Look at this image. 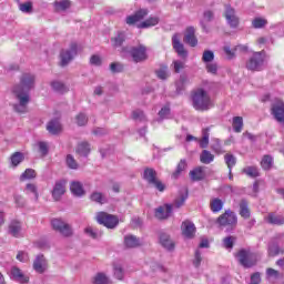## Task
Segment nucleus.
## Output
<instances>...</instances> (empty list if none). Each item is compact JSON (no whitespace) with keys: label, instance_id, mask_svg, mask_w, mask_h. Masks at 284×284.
Returning a JSON list of instances; mask_svg holds the SVG:
<instances>
[{"label":"nucleus","instance_id":"obj_1","mask_svg":"<svg viewBox=\"0 0 284 284\" xmlns=\"http://www.w3.org/2000/svg\"><path fill=\"white\" fill-rule=\"evenodd\" d=\"M36 77L32 73H23L20 83L12 88V97L16 100L13 109L16 112L23 114L28 112V103H30V90L34 88Z\"/></svg>","mask_w":284,"mask_h":284},{"label":"nucleus","instance_id":"obj_2","mask_svg":"<svg viewBox=\"0 0 284 284\" xmlns=\"http://www.w3.org/2000/svg\"><path fill=\"white\" fill-rule=\"evenodd\" d=\"M191 101L194 110L197 112H207L214 108V101L210 93L203 88H197L191 93Z\"/></svg>","mask_w":284,"mask_h":284},{"label":"nucleus","instance_id":"obj_3","mask_svg":"<svg viewBox=\"0 0 284 284\" xmlns=\"http://www.w3.org/2000/svg\"><path fill=\"white\" fill-rule=\"evenodd\" d=\"M185 201H187V189H183L179 196L175 199L173 204H165L163 206H160L155 210V217L163 220L168 219L172 215V211L174 207L179 210V207H183L185 204Z\"/></svg>","mask_w":284,"mask_h":284},{"label":"nucleus","instance_id":"obj_4","mask_svg":"<svg viewBox=\"0 0 284 284\" xmlns=\"http://www.w3.org/2000/svg\"><path fill=\"white\" fill-rule=\"evenodd\" d=\"M217 223L220 227H226V231L230 232V230H234V227H236L239 217H236V213L229 210L219 216Z\"/></svg>","mask_w":284,"mask_h":284},{"label":"nucleus","instance_id":"obj_5","mask_svg":"<svg viewBox=\"0 0 284 284\" xmlns=\"http://www.w3.org/2000/svg\"><path fill=\"white\" fill-rule=\"evenodd\" d=\"M265 67V51L255 52L246 62L247 70L258 71Z\"/></svg>","mask_w":284,"mask_h":284},{"label":"nucleus","instance_id":"obj_6","mask_svg":"<svg viewBox=\"0 0 284 284\" xmlns=\"http://www.w3.org/2000/svg\"><path fill=\"white\" fill-rule=\"evenodd\" d=\"M235 256L243 267L256 265V255L245 248L240 250Z\"/></svg>","mask_w":284,"mask_h":284},{"label":"nucleus","instance_id":"obj_7","mask_svg":"<svg viewBox=\"0 0 284 284\" xmlns=\"http://www.w3.org/2000/svg\"><path fill=\"white\" fill-rule=\"evenodd\" d=\"M97 221L100 225H104V227H108L109 230H114V227L119 225V217L106 212H99L97 214Z\"/></svg>","mask_w":284,"mask_h":284},{"label":"nucleus","instance_id":"obj_8","mask_svg":"<svg viewBox=\"0 0 284 284\" xmlns=\"http://www.w3.org/2000/svg\"><path fill=\"white\" fill-rule=\"evenodd\" d=\"M224 17L226 19L227 26L230 28H239L241 23V19L239 18V14H236V9L233 8L230 4L224 6Z\"/></svg>","mask_w":284,"mask_h":284},{"label":"nucleus","instance_id":"obj_9","mask_svg":"<svg viewBox=\"0 0 284 284\" xmlns=\"http://www.w3.org/2000/svg\"><path fill=\"white\" fill-rule=\"evenodd\" d=\"M143 179L148 181L150 185H154L159 192H163L165 190V184L156 179V171L154 169H145Z\"/></svg>","mask_w":284,"mask_h":284},{"label":"nucleus","instance_id":"obj_10","mask_svg":"<svg viewBox=\"0 0 284 284\" xmlns=\"http://www.w3.org/2000/svg\"><path fill=\"white\" fill-rule=\"evenodd\" d=\"M51 225L53 230H55V232H60L62 236L69 237L73 234L72 226H70V224L65 223L61 219H53L51 221Z\"/></svg>","mask_w":284,"mask_h":284},{"label":"nucleus","instance_id":"obj_11","mask_svg":"<svg viewBox=\"0 0 284 284\" xmlns=\"http://www.w3.org/2000/svg\"><path fill=\"white\" fill-rule=\"evenodd\" d=\"M271 112H272L275 121H277V123H281V125H284V102H283V100H276L272 104Z\"/></svg>","mask_w":284,"mask_h":284},{"label":"nucleus","instance_id":"obj_12","mask_svg":"<svg viewBox=\"0 0 284 284\" xmlns=\"http://www.w3.org/2000/svg\"><path fill=\"white\" fill-rule=\"evenodd\" d=\"M130 54L135 63H141V61H145L148 59V49L145 45L133 47L130 51Z\"/></svg>","mask_w":284,"mask_h":284},{"label":"nucleus","instance_id":"obj_13","mask_svg":"<svg viewBox=\"0 0 284 284\" xmlns=\"http://www.w3.org/2000/svg\"><path fill=\"white\" fill-rule=\"evenodd\" d=\"M77 57V44H72L70 49L62 50L60 53L61 65H68L72 59Z\"/></svg>","mask_w":284,"mask_h":284},{"label":"nucleus","instance_id":"obj_14","mask_svg":"<svg viewBox=\"0 0 284 284\" xmlns=\"http://www.w3.org/2000/svg\"><path fill=\"white\" fill-rule=\"evenodd\" d=\"M181 230L184 239H194L196 234V226L190 220L182 222Z\"/></svg>","mask_w":284,"mask_h":284},{"label":"nucleus","instance_id":"obj_15","mask_svg":"<svg viewBox=\"0 0 284 284\" xmlns=\"http://www.w3.org/2000/svg\"><path fill=\"white\" fill-rule=\"evenodd\" d=\"M8 233L14 239H21L23 236V226L20 221L13 220L9 224Z\"/></svg>","mask_w":284,"mask_h":284},{"label":"nucleus","instance_id":"obj_16","mask_svg":"<svg viewBox=\"0 0 284 284\" xmlns=\"http://www.w3.org/2000/svg\"><path fill=\"white\" fill-rule=\"evenodd\" d=\"M173 49L178 53L181 59L187 58V51L185 50V47L183 43H181V39L179 38V34H174L172 38Z\"/></svg>","mask_w":284,"mask_h":284},{"label":"nucleus","instance_id":"obj_17","mask_svg":"<svg viewBox=\"0 0 284 284\" xmlns=\"http://www.w3.org/2000/svg\"><path fill=\"white\" fill-rule=\"evenodd\" d=\"M10 276L13 278V281H17L18 283H28L30 281V277L23 273L19 267L13 266L10 271Z\"/></svg>","mask_w":284,"mask_h":284},{"label":"nucleus","instance_id":"obj_18","mask_svg":"<svg viewBox=\"0 0 284 284\" xmlns=\"http://www.w3.org/2000/svg\"><path fill=\"white\" fill-rule=\"evenodd\" d=\"M33 270L38 274H43L48 270V260L43 255H38L33 261Z\"/></svg>","mask_w":284,"mask_h":284},{"label":"nucleus","instance_id":"obj_19","mask_svg":"<svg viewBox=\"0 0 284 284\" xmlns=\"http://www.w3.org/2000/svg\"><path fill=\"white\" fill-rule=\"evenodd\" d=\"M196 30L193 27H189L184 34V43L191 45V48H196L199 45V40L194 36Z\"/></svg>","mask_w":284,"mask_h":284},{"label":"nucleus","instance_id":"obj_20","mask_svg":"<svg viewBox=\"0 0 284 284\" xmlns=\"http://www.w3.org/2000/svg\"><path fill=\"white\" fill-rule=\"evenodd\" d=\"M148 17L146 9H140L134 14L126 17L128 26H134V23H139V21H143Z\"/></svg>","mask_w":284,"mask_h":284},{"label":"nucleus","instance_id":"obj_21","mask_svg":"<svg viewBox=\"0 0 284 284\" xmlns=\"http://www.w3.org/2000/svg\"><path fill=\"white\" fill-rule=\"evenodd\" d=\"M63 194H65V182L63 181L55 182L52 190V196L54 201H59L61 196H63Z\"/></svg>","mask_w":284,"mask_h":284},{"label":"nucleus","instance_id":"obj_22","mask_svg":"<svg viewBox=\"0 0 284 284\" xmlns=\"http://www.w3.org/2000/svg\"><path fill=\"white\" fill-rule=\"evenodd\" d=\"M70 191L73 196H84L85 195V190L83 189V184L79 181L71 182Z\"/></svg>","mask_w":284,"mask_h":284},{"label":"nucleus","instance_id":"obj_23","mask_svg":"<svg viewBox=\"0 0 284 284\" xmlns=\"http://www.w3.org/2000/svg\"><path fill=\"white\" fill-rule=\"evenodd\" d=\"M47 130L50 134L55 135L61 134V130H63V128L61 126V122L54 119L47 124Z\"/></svg>","mask_w":284,"mask_h":284},{"label":"nucleus","instance_id":"obj_24","mask_svg":"<svg viewBox=\"0 0 284 284\" xmlns=\"http://www.w3.org/2000/svg\"><path fill=\"white\" fill-rule=\"evenodd\" d=\"M265 222L271 225H284V216L276 215L275 213H268L267 216H265Z\"/></svg>","mask_w":284,"mask_h":284},{"label":"nucleus","instance_id":"obj_25","mask_svg":"<svg viewBox=\"0 0 284 284\" xmlns=\"http://www.w3.org/2000/svg\"><path fill=\"white\" fill-rule=\"evenodd\" d=\"M124 245L125 247H129V248L139 247L141 246V240L134 235H126L124 236Z\"/></svg>","mask_w":284,"mask_h":284},{"label":"nucleus","instance_id":"obj_26","mask_svg":"<svg viewBox=\"0 0 284 284\" xmlns=\"http://www.w3.org/2000/svg\"><path fill=\"white\" fill-rule=\"evenodd\" d=\"M190 176L192 181H203L205 179V171L203 166H197L190 172Z\"/></svg>","mask_w":284,"mask_h":284},{"label":"nucleus","instance_id":"obj_27","mask_svg":"<svg viewBox=\"0 0 284 284\" xmlns=\"http://www.w3.org/2000/svg\"><path fill=\"white\" fill-rule=\"evenodd\" d=\"M160 243L162 247H165V250H174V242L170 240V235L166 233L160 234Z\"/></svg>","mask_w":284,"mask_h":284},{"label":"nucleus","instance_id":"obj_28","mask_svg":"<svg viewBox=\"0 0 284 284\" xmlns=\"http://www.w3.org/2000/svg\"><path fill=\"white\" fill-rule=\"evenodd\" d=\"M153 26H159V17H151L143 22L138 24V28L144 29V28H153Z\"/></svg>","mask_w":284,"mask_h":284},{"label":"nucleus","instance_id":"obj_29","mask_svg":"<svg viewBox=\"0 0 284 284\" xmlns=\"http://www.w3.org/2000/svg\"><path fill=\"white\" fill-rule=\"evenodd\" d=\"M84 233L87 236H90L91 239H101V236H103V232L92 226L85 227Z\"/></svg>","mask_w":284,"mask_h":284},{"label":"nucleus","instance_id":"obj_30","mask_svg":"<svg viewBox=\"0 0 284 284\" xmlns=\"http://www.w3.org/2000/svg\"><path fill=\"white\" fill-rule=\"evenodd\" d=\"M201 163H204L205 165H210L212 161H214V154L207 150H203L200 155Z\"/></svg>","mask_w":284,"mask_h":284},{"label":"nucleus","instance_id":"obj_31","mask_svg":"<svg viewBox=\"0 0 284 284\" xmlns=\"http://www.w3.org/2000/svg\"><path fill=\"white\" fill-rule=\"evenodd\" d=\"M90 199L91 201H93L94 203H99L100 205L108 203V197H105V195H103V193L101 192H93Z\"/></svg>","mask_w":284,"mask_h":284},{"label":"nucleus","instance_id":"obj_32","mask_svg":"<svg viewBox=\"0 0 284 284\" xmlns=\"http://www.w3.org/2000/svg\"><path fill=\"white\" fill-rule=\"evenodd\" d=\"M185 168H187V162L185 160H181L176 166V170L172 173L171 179H179L181 173L184 172Z\"/></svg>","mask_w":284,"mask_h":284},{"label":"nucleus","instance_id":"obj_33","mask_svg":"<svg viewBox=\"0 0 284 284\" xmlns=\"http://www.w3.org/2000/svg\"><path fill=\"white\" fill-rule=\"evenodd\" d=\"M23 159H26L24 155H23V153H21V152H16V153H13V154L11 155V158H10L11 168H17L20 163L23 162Z\"/></svg>","mask_w":284,"mask_h":284},{"label":"nucleus","instance_id":"obj_34","mask_svg":"<svg viewBox=\"0 0 284 284\" xmlns=\"http://www.w3.org/2000/svg\"><path fill=\"white\" fill-rule=\"evenodd\" d=\"M93 284H110V277L105 273H98L93 276Z\"/></svg>","mask_w":284,"mask_h":284},{"label":"nucleus","instance_id":"obj_35","mask_svg":"<svg viewBox=\"0 0 284 284\" xmlns=\"http://www.w3.org/2000/svg\"><path fill=\"white\" fill-rule=\"evenodd\" d=\"M53 6H54L55 10H58L59 12H63V11L68 10V8H70V1L69 0H55L53 2Z\"/></svg>","mask_w":284,"mask_h":284},{"label":"nucleus","instance_id":"obj_36","mask_svg":"<svg viewBox=\"0 0 284 284\" xmlns=\"http://www.w3.org/2000/svg\"><path fill=\"white\" fill-rule=\"evenodd\" d=\"M200 148L205 149L210 145V129H204L202 131V139L199 141Z\"/></svg>","mask_w":284,"mask_h":284},{"label":"nucleus","instance_id":"obj_37","mask_svg":"<svg viewBox=\"0 0 284 284\" xmlns=\"http://www.w3.org/2000/svg\"><path fill=\"white\" fill-rule=\"evenodd\" d=\"M77 152L80 156H88L90 154V144L82 142L78 145Z\"/></svg>","mask_w":284,"mask_h":284},{"label":"nucleus","instance_id":"obj_38","mask_svg":"<svg viewBox=\"0 0 284 284\" xmlns=\"http://www.w3.org/2000/svg\"><path fill=\"white\" fill-rule=\"evenodd\" d=\"M210 207L215 213L221 212V210H223V202L219 197L212 199L210 202Z\"/></svg>","mask_w":284,"mask_h":284},{"label":"nucleus","instance_id":"obj_39","mask_svg":"<svg viewBox=\"0 0 284 284\" xmlns=\"http://www.w3.org/2000/svg\"><path fill=\"white\" fill-rule=\"evenodd\" d=\"M224 161L230 170V174H232V168L236 165V156H234V154L227 153L224 155Z\"/></svg>","mask_w":284,"mask_h":284},{"label":"nucleus","instance_id":"obj_40","mask_svg":"<svg viewBox=\"0 0 284 284\" xmlns=\"http://www.w3.org/2000/svg\"><path fill=\"white\" fill-rule=\"evenodd\" d=\"M240 215L242 219H250V207L247 206V202L245 200L240 203Z\"/></svg>","mask_w":284,"mask_h":284},{"label":"nucleus","instance_id":"obj_41","mask_svg":"<svg viewBox=\"0 0 284 284\" xmlns=\"http://www.w3.org/2000/svg\"><path fill=\"white\" fill-rule=\"evenodd\" d=\"M51 88L54 90V92H59L60 94L68 92V88L65 84H63V82L53 81L51 83Z\"/></svg>","mask_w":284,"mask_h":284},{"label":"nucleus","instance_id":"obj_42","mask_svg":"<svg viewBox=\"0 0 284 284\" xmlns=\"http://www.w3.org/2000/svg\"><path fill=\"white\" fill-rule=\"evenodd\" d=\"M24 192L27 194H33L36 201H39V191L37 190V185L32 183H28L26 185Z\"/></svg>","mask_w":284,"mask_h":284},{"label":"nucleus","instance_id":"obj_43","mask_svg":"<svg viewBox=\"0 0 284 284\" xmlns=\"http://www.w3.org/2000/svg\"><path fill=\"white\" fill-rule=\"evenodd\" d=\"M236 50H243L246 51L247 47L246 45H237L235 49H231L230 47H224V52L229 57V59H232L234 57Z\"/></svg>","mask_w":284,"mask_h":284},{"label":"nucleus","instance_id":"obj_44","mask_svg":"<svg viewBox=\"0 0 284 284\" xmlns=\"http://www.w3.org/2000/svg\"><path fill=\"white\" fill-rule=\"evenodd\" d=\"M232 125H233L234 132H237V133L242 132V130H243V118L234 116Z\"/></svg>","mask_w":284,"mask_h":284},{"label":"nucleus","instance_id":"obj_45","mask_svg":"<svg viewBox=\"0 0 284 284\" xmlns=\"http://www.w3.org/2000/svg\"><path fill=\"white\" fill-rule=\"evenodd\" d=\"M252 26L256 30H258L261 28H265L267 26V20L265 18H261V17L254 18L252 21Z\"/></svg>","mask_w":284,"mask_h":284},{"label":"nucleus","instance_id":"obj_46","mask_svg":"<svg viewBox=\"0 0 284 284\" xmlns=\"http://www.w3.org/2000/svg\"><path fill=\"white\" fill-rule=\"evenodd\" d=\"M37 172L32 169H27L20 176V180L28 181L30 179H36Z\"/></svg>","mask_w":284,"mask_h":284},{"label":"nucleus","instance_id":"obj_47","mask_svg":"<svg viewBox=\"0 0 284 284\" xmlns=\"http://www.w3.org/2000/svg\"><path fill=\"white\" fill-rule=\"evenodd\" d=\"M111 41L114 48H121V45H123V41H125V34L118 33V36L113 38Z\"/></svg>","mask_w":284,"mask_h":284},{"label":"nucleus","instance_id":"obj_48","mask_svg":"<svg viewBox=\"0 0 284 284\" xmlns=\"http://www.w3.org/2000/svg\"><path fill=\"white\" fill-rule=\"evenodd\" d=\"M273 163H274V159H272V156L270 155H265L261 161V165L263 170H270Z\"/></svg>","mask_w":284,"mask_h":284},{"label":"nucleus","instance_id":"obj_49","mask_svg":"<svg viewBox=\"0 0 284 284\" xmlns=\"http://www.w3.org/2000/svg\"><path fill=\"white\" fill-rule=\"evenodd\" d=\"M243 172L252 179H256V176H258V169L256 166H246L243 169Z\"/></svg>","mask_w":284,"mask_h":284},{"label":"nucleus","instance_id":"obj_50","mask_svg":"<svg viewBox=\"0 0 284 284\" xmlns=\"http://www.w3.org/2000/svg\"><path fill=\"white\" fill-rule=\"evenodd\" d=\"M202 61L203 63H205V65L207 63H212V61H214V52L210 50H205L202 54Z\"/></svg>","mask_w":284,"mask_h":284},{"label":"nucleus","instance_id":"obj_51","mask_svg":"<svg viewBox=\"0 0 284 284\" xmlns=\"http://www.w3.org/2000/svg\"><path fill=\"white\" fill-rule=\"evenodd\" d=\"M211 149L213 150V152H215V154H223V146L221 145V140L219 139L213 140Z\"/></svg>","mask_w":284,"mask_h":284},{"label":"nucleus","instance_id":"obj_52","mask_svg":"<svg viewBox=\"0 0 284 284\" xmlns=\"http://www.w3.org/2000/svg\"><path fill=\"white\" fill-rule=\"evenodd\" d=\"M67 165L70 168V170H79V163H77V160H74V156L67 155Z\"/></svg>","mask_w":284,"mask_h":284},{"label":"nucleus","instance_id":"obj_53","mask_svg":"<svg viewBox=\"0 0 284 284\" xmlns=\"http://www.w3.org/2000/svg\"><path fill=\"white\" fill-rule=\"evenodd\" d=\"M235 241L236 239L234 236H227L223 240V246L225 247V250H232V247H234Z\"/></svg>","mask_w":284,"mask_h":284},{"label":"nucleus","instance_id":"obj_54","mask_svg":"<svg viewBox=\"0 0 284 284\" xmlns=\"http://www.w3.org/2000/svg\"><path fill=\"white\" fill-rule=\"evenodd\" d=\"M19 9L21 12H24L26 14L32 13V2H24L19 6Z\"/></svg>","mask_w":284,"mask_h":284},{"label":"nucleus","instance_id":"obj_55","mask_svg":"<svg viewBox=\"0 0 284 284\" xmlns=\"http://www.w3.org/2000/svg\"><path fill=\"white\" fill-rule=\"evenodd\" d=\"M281 252L283 253V251H281L278 245H276V244L268 245V254H270V256H278V254Z\"/></svg>","mask_w":284,"mask_h":284},{"label":"nucleus","instance_id":"obj_56","mask_svg":"<svg viewBox=\"0 0 284 284\" xmlns=\"http://www.w3.org/2000/svg\"><path fill=\"white\" fill-rule=\"evenodd\" d=\"M205 68L209 74H216V72H219V65L214 62L206 63Z\"/></svg>","mask_w":284,"mask_h":284},{"label":"nucleus","instance_id":"obj_57","mask_svg":"<svg viewBox=\"0 0 284 284\" xmlns=\"http://www.w3.org/2000/svg\"><path fill=\"white\" fill-rule=\"evenodd\" d=\"M132 119L134 121H145V114L141 110H135L132 113Z\"/></svg>","mask_w":284,"mask_h":284},{"label":"nucleus","instance_id":"obj_58","mask_svg":"<svg viewBox=\"0 0 284 284\" xmlns=\"http://www.w3.org/2000/svg\"><path fill=\"white\" fill-rule=\"evenodd\" d=\"M77 125H85L88 123V116L84 113H80L75 118Z\"/></svg>","mask_w":284,"mask_h":284},{"label":"nucleus","instance_id":"obj_59","mask_svg":"<svg viewBox=\"0 0 284 284\" xmlns=\"http://www.w3.org/2000/svg\"><path fill=\"white\" fill-rule=\"evenodd\" d=\"M173 69H174V72L176 73L181 72V70L185 69V62L180 60L173 61Z\"/></svg>","mask_w":284,"mask_h":284},{"label":"nucleus","instance_id":"obj_60","mask_svg":"<svg viewBox=\"0 0 284 284\" xmlns=\"http://www.w3.org/2000/svg\"><path fill=\"white\" fill-rule=\"evenodd\" d=\"M90 63L91 65H101V63H103V60L101 59V55L99 54H93L91 58H90Z\"/></svg>","mask_w":284,"mask_h":284},{"label":"nucleus","instance_id":"obj_61","mask_svg":"<svg viewBox=\"0 0 284 284\" xmlns=\"http://www.w3.org/2000/svg\"><path fill=\"white\" fill-rule=\"evenodd\" d=\"M38 148L42 156H45L48 154V142H38Z\"/></svg>","mask_w":284,"mask_h":284},{"label":"nucleus","instance_id":"obj_62","mask_svg":"<svg viewBox=\"0 0 284 284\" xmlns=\"http://www.w3.org/2000/svg\"><path fill=\"white\" fill-rule=\"evenodd\" d=\"M17 258L20 261V263H28L30 261V256H28V253L20 251L17 254Z\"/></svg>","mask_w":284,"mask_h":284},{"label":"nucleus","instance_id":"obj_63","mask_svg":"<svg viewBox=\"0 0 284 284\" xmlns=\"http://www.w3.org/2000/svg\"><path fill=\"white\" fill-rule=\"evenodd\" d=\"M159 116L160 119H168V116H170V106L165 105L164 108H162L159 112Z\"/></svg>","mask_w":284,"mask_h":284},{"label":"nucleus","instance_id":"obj_64","mask_svg":"<svg viewBox=\"0 0 284 284\" xmlns=\"http://www.w3.org/2000/svg\"><path fill=\"white\" fill-rule=\"evenodd\" d=\"M203 21H206L207 23L210 21H214V12H212L211 10L204 11Z\"/></svg>","mask_w":284,"mask_h":284}]
</instances>
